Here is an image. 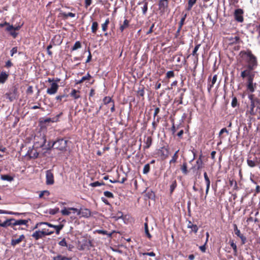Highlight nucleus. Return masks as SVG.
Here are the masks:
<instances>
[{"instance_id":"49530a36","label":"nucleus","mask_w":260,"mask_h":260,"mask_svg":"<svg viewBox=\"0 0 260 260\" xmlns=\"http://www.w3.org/2000/svg\"><path fill=\"white\" fill-rule=\"evenodd\" d=\"M81 47H82V45H81V42L79 41H76L75 42L74 45L71 48V51H73L76 50L81 48Z\"/></svg>"},{"instance_id":"7ed1b4c3","label":"nucleus","mask_w":260,"mask_h":260,"mask_svg":"<svg viewBox=\"0 0 260 260\" xmlns=\"http://www.w3.org/2000/svg\"><path fill=\"white\" fill-rule=\"evenodd\" d=\"M241 53L246 55L248 57V69H249L250 70H253L254 68L257 66L256 57L253 54H252L251 51H248L247 52L242 51Z\"/></svg>"},{"instance_id":"13d9d810","label":"nucleus","mask_w":260,"mask_h":260,"mask_svg":"<svg viewBox=\"0 0 260 260\" xmlns=\"http://www.w3.org/2000/svg\"><path fill=\"white\" fill-rule=\"evenodd\" d=\"M68 96V94H63L56 96L55 99L59 102H61L64 98H67Z\"/></svg>"},{"instance_id":"6e6552de","label":"nucleus","mask_w":260,"mask_h":260,"mask_svg":"<svg viewBox=\"0 0 260 260\" xmlns=\"http://www.w3.org/2000/svg\"><path fill=\"white\" fill-rule=\"evenodd\" d=\"M17 93V88L14 86L11 90L5 94L6 99H9L11 102H12L16 99Z\"/></svg>"},{"instance_id":"bb28decb","label":"nucleus","mask_w":260,"mask_h":260,"mask_svg":"<svg viewBox=\"0 0 260 260\" xmlns=\"http://www.w3.org/2000/svg\"><path fill=\"white\" fill-rule=\"evenodd\" d=\"M9 77V74L5 72H2L0 74V83H4Z\"/></svg>"},{"instance_id":"3c124183","label":"nucleus","mask_w":260,"mask_h":260,"mask_svg":"<svg viewBox=\"0 0 260 260\" xmlns=\"http://www.w3.org/2000/svg\"><path fill=\"white\" fill-rule=\"evenodd\" d=\"M186 17H187L186 14H183V16H182L180 22H179L178 27H179L180 28V27L182 28L183 25L185 23V20L186 18Z\"/></svg>"},{"instance_id":"9b49d317","label":"nucleus","mask_w":260,"mask_h":260,"mask_svg":"<svg viewBox=\"0 0 260 260\" xmlns=\"http://www.w3.org/2000/svg\"><path fill=\"white\" fill-rule=\"evenodd\" d=\"M158 9L160 12L164 13L167 11V10L169 7V1L168 0H159L158 2Z\"/></svg>"},{"instance_id":"4d7b16f0","label":"nucleus","mask_w":260,"mask_h":260,"mask_svg":"<svg viewBox=\"0 0 260 260\" xmlns=\"http://www.w3.org/2000/svg\"><path fill=\"white\" fill-rule=\"evenodd\" d=\"M41 231L44 233L45 236L51 235L54 233V231H50L49 229H43Z\"/></svg>"},{"instance_id":"e433bc0d","label":"nucleus","mask_w":260,"mask_h":260,"mask_svg":"<svg viewBox=\"0 0 260 260\" xmlns=\"http://www.w3.org/2000/svg\"><path fill=\"white\" fill-rule=\"evenodd\" d=\"M82 244L87 249H89L92 246V242L89 240H84Z\"/></svg>"},{"instance_id":"7c9ffc66","label":"nucleus","mask_w":260,"mask_h":260,"mask_svg":"<svg viewBox=\"0 0 260 260\" xmlns=\"http://www.w3.org/2000/svg\"><path fill=\"white\" fill-rule=\"evenodd\" d=\"M91 78V75L88 73L85 76H83L80 80H76V84H80L85 80H89Z\"/></svg>"},{"instance_id":"6e6d98bb","label":"nucleus","mask_w":260,"mask_h":260,"mask_svg":"<svg viewBox=\"0 0 260 260\" xmlns=\"http://www.w3.org/2000/svg\"><path fill=\"white\" fill-rule=\"evenodd\" d=\"M50 195V192L48 190H44L39 194V198H42L44 196L48 197Z\"/></svg>"},{"instance_id":"37998d69","label":"nucleus","mask_w":260,"mask_h":260,"mask_svg":"<svg viewBox=\"0 0 260 260\" xmlns=\"http://www.w3.org/2000/svg\"><path fill=\"white\" fill-rule=\"evenodd\" d=\"M196 2L197 0H188L186 10L187 11H190L192 9L193 6L196 3Z\"/></svg>"},{"instance_id":"4468645a","label":"nucleus","mask_w":260,"mask_h":260,"mask_svg":"<svg viewBox=\"0 0 260 260\" xmlns=\"http://www.w3.org/2000/svg\"><path fill=\"white\" fill-rule=\"evenodd\" d=\"M59 88V85L56 82H53L51 84L50 87L48 88L47 90V93L48 94L52 95L54 94L57 92Z\"/></svg>"},{"instance_id":"e2e57ef3","label":"nucleus","mask_w":260,"mask_h":260,"mask_svg":"<svg viewBox=\"0 0 260 260\" xmlns=\"http://www.w3.org/2000/svg\"><path fill=\"white\" fill-rule=\"evenodd\" d=\"M189 229H191V232H193L194 233L196 234L199 230V228L196 224H192Z\"/></svg>"},{"instance_id":"a19ab883","label":"nucleus","mask_w":260,"mask_h":260,"mask_svg":"<svg viewBox=\"0 0 260 260\" xmlns=\"http://www.w3.org/2000/svg\"><path fill=\"white\" fill-rule=\"evenodd\" d=\"M95 233L104 235H107L109 238L111 237L112 235V233H108L107 231L103 230H97L95 231Z\"/></svg>"},{"instance_id":"f3484780","label":"nucleus","mask_w":260,"mask_h":260,"mask_svg":"<svg viewBox=\"0 0 260 260\" xmlns=\"http://www.w3.org/2000/svg\"><path fill=\"white\" fill-rule=\"evenodd\" d=\"M201 46L200 44H197L194 48V49L192 52V55L194 56L196 58V60L194 61V63L195 64V67H197L198 62V58H199V54L197 53L198 50L200 48Z\"/></svg>"},{"instance_id":"4c0bfd02","label":"nucleus","mask_w":260,"mask_h":260,"mask_svg":"<svg viewBox=\"0 0 260 260\" xmlns=\"http://www.w3.org/2000/svg\"><path fill=\"white\" fill-rule=\"evenodd\" d=\"M71 258L68 257L67 256L62 255L61 254H58L56 256L53 257V260H71Z\"/></svg>"},{"instance_id":"393cba45","label":"nucleus","mask_w":260,"mask_h":260,"mask_svg":"<svg viewBox=\"0 0 260 260\" xmlns=\"http://www.w3.org/2000/svg\"><path fill=\"white\" fill-rule=\"evenodd\" d=\"M229 244L233 249V254L234 256L238 255V249L236 244L235 243L233 240H230Z\"/></svg>"},{"instance_id":"680f3d73","label":"nucleus","mask_w":260,"mask_h":260,"mask_svg":"<svg viewBox=\"0 0 260 260\" xmlns=\"http://www.w3.org/2000/svg\"><path fill=\"white\" fill-rule=\"evenodd\" d=\"M104 196L108 198H114V194L109 191L104 192Z\"/></svg>"},{"instance_id":"09e8293b","label":"nucleus","mask_w":260,"mask_h":260,"mask_svg":"<svg viewBox=\"0 0 260 260\" xmlns=\"http://www.w3.org/2000/svg\"><path fill=\"white\" fill-rule=\"evenodd\" d=\"M0 214H10V215H19L21 214V213L18 212H14L12 211H8L6 210H0Z\"/></svg>"},{"instance_id":"f8f14e48","label":"nucleus","mask_w":260,"mask_h":260,"mask_svg":"<svg viewBox=\"0 0 260 260\" xmlns=\"http://www.w3.org/2000/svg\"><path fill=\"white\" fill-rule=\"evenodd\" d=\"M217 79V75H214L212 78L211 75L209 76L208 78L207 89L209 92H210L214 84L216 83Z\"/></svg>"},{"instance_id":"0eeeda50","label":"nucleus","mask_w":260,"mask_h":260,"mask_svg":"<svg viewBox=\"0 0 260 260\" xmlns=\"http://www.w3.org/2000/svg\"><path fill=\"white\" fill-rule=\"evenodd\" d=\"M233 228L235 234L241 239V245H243L245 244L247 242L246 237L243 234H241L236 224H233Z\"/></svg>"},{"instance_id":"603ef678","label":"nucleus","mask_w":260,"mask_h":260,"mask_svg":"<svg viewBox=\"0 0 260 260\" xmlns=\"http://www.w3.org/2000/svg\"><path fill=\"white\" fill-rule=\"evenodd\" d=\"M150 170V165L149 164H147L144 167V168L143 170V173L144 174H147L149 172Z\"/></svg>"},{"instance_id":"79ce46f5","label":"nucleus","mask_w":260,"mask_h":260,"mask_svg":"<svg viewBox=\"0 0 260 260\" xmlns=\"http://www.w3.org/2000/svg\"><path fill=\"white\" fill-rule=\"evenodd\" d=\"M1 178L3 180H6L8 181H12L14 180V178L8 175H2Z\"/></svg>"},{"instance_id":"052dcab7","label":"nucleus","mask_w":260,"mask_h":260,"mask_svg":"<svg viewBox=\"0 0 260 260\" xmlns=\"http://www.w3.org/2000/svg\"><path fill=\"white\" fill-rule=\"evenodd\" d=\"M63 227V224H59L58 225H55V226H54V228L56 230V234L58 235L59 234L60 230H62Z\"/></svg>"},{"instance_id":"864d4df0","label":"nucleus","mask_w":260,"mask_h":260,"mask_svg":"<svg viewBox=\"0 0 260 260\" xmlns=\"http://www.w3.org/2000/svg\"><path fill=\"white\" fill-rule=\"evenodd\" d=\"M42 224H46L49 227L53 228H54V226H55V225H53L48 222H39L36 224V225L35 226V229H37L39 225H42Z\"/></svg>"},{"instance_id":"c85d7f7f","label":"nucleus","mask_w":260,"mask_h":260,"mask_svg":"<svg viewBox=\"0 0 260 260\" xmlns=\"http://www.w3.org/2000/svg\"><path fill=\"white\" fill-rule=\"evenodd\" d=\"M152 143V138L151 136L147 137L146 140L145 141V145L144 146V149H148L151 145Z\"/></svg>"},{"instance_id":"aec40b11","label":"nucleus","mask_w":260,"mask_h":260,"mask_svg":"<svg viewBox=\"0 0 260 260\" xmlns=\"http://www.w3.org/2000/svg\"><path fill=\"white\" fill-rule=\"evenodd\" d=\"M252 70H250L248 69V70H245L241 72V76L243 78H245V77H247V79L249 77L254 78V75H252L251 71Z\"/></svg>"},{"instance_id":"774afa93","label":"nucleus","mask_w":260,"mask_h":260,"mask_svg":"<svg viewBox=\"0 0 260 260\" xmlns=\"http://www.w3.org/2000/svg\"><path fill=\"white\" fill-rule=\"evenodd\" d=\"M92 4V0H85L84 1V7L87 8Z\"/></svg>"},{"instance_id":"412c9836","label":"nucleus","mask_w":260,"mask_h":260,"mask_svg":"<svg viewBox=\"0 0 260 260\" xmlns=\"http://www.w3.org/2000/svg\"><path fill=\"white\" fill-rule=\"evenodd\" d=\"M13 220H15L14 218L8 219L6 220H5L4 222H3V223H2L1 221L0 222V226L4 227V228H6L9 226H13V222H12V221H13Z\"/></svg>"},{"instance_id":"4be33fe9","label":"nucleus","mask_w":260,"mask_h":260,"mask_svg":"<svg viewBox=\"0 0 260 260\" xmlns=\"http://www.w3.org/2000/svg\"><path fill=\"white\" fill-rule=\"evenodd\" d=\"M138 5L143 4V6L142 7V10L143 14L145 15L147 13L148 10V2L147 0H143L141 2H139Z\"/></svg>"},{"instance_id":"5701e85b","label":"nucleus","mask_w":260,"mask_h":260,"mask_svg":"<svg viewBox=\"0 0 260 260\" xmlns=\"http://www.w3.org/2000/svg\"><path fill=\"white\" fill-rule=\"evenodd\" d=\"M80 91L75 89H73L70 95L73 97L74 100H77L80 98Z\"/></svg>"},{"instance_id":"58836bf2","label":"nucleus","mask_w":260,"mask_h":260,"mask_svg":"<svg viewBox=\"0 0 260 260\" xmlns=\"http://www.w3.org/2000/svg\"><path fill=\"white\" fill-rule=\"evenodd\" d=\"M229 41L231 42V44H238L239 43L240 41V38L239 36H236L235 37H231L229 39Z\"/></svg>"},{"instance_id":"ddd939ff","label":"nucleus","mask_w":260,"mask_h":260,"mask_svg":"<svg viewBox=\"0 0 260 260\" xmlns=\"http://www.w3.org/2000/svg\"><path fill=\"white\" fill-rule=\"evenodd\" d=\"M253 78L249 77L247 79L246 84L247 90L251 93L253 92L256 88V83H253Z\"/></svg>"},{"instance_id":"dca6fc26","label":"nucleus","mask_w":260,"mask_h":260,"mask_svg":"<svg viewBox=\"0 0 260 260\" xmlns=\"http://www.w3.org/2000/svg\"><path fill=\"white\" fill-rule=\"evenodd\" d=\"M26 155L28 156L29 159H36L38 158L39 153L37 152V150L34 148H29L27 151Z\"/></svg>"},{"instance_id":"f03ea898","label":"nucleus","mask_w":260,"mask_h":260,"mask_svg":"<svg viewBox=\"0 0 260 260\" xmlns=\"http://www.w3.org/2000/svg\"><path fill=\"white\" fill-rule=\"evenodd\" d=\"M247 165L250 168L258 167L260 169V153H250L247 158Z\"/></svg>"},{"instance_id":"de8ad7c7","label":"nucleus","mask_w":260,"mask_h":260,"mask_svg":"<svg viewBox=\"0 0 260 260\" xmlns=\"http://www.w3.org/2000/svg\"><path fill=\"white\" fill-rule=\"evenodd\" d=\"M240 105L239 103L238 102V100L236 96L233 97L231 106L233 108H236L237 107H239Z\"/></svg>"},{"instance_id":"8fccbe9b","label":"nucleus","mask_w":260,"mask_h":260,"mask_svg":"<svg viewBox=\"0 0 260 260\" xmlns=\"http://www.w3.org/2000/svg\"><path fill=\"white\" fill-rule=\"evenodd\" d=\"M104 104L108 105L110 103H112L113 102H114L110 96H105L103 100Z\"/></svg>"},{"instance_id":"f704fd0d","label":"nucleus","mask_w":260,"mask_h":260,"mask_svg":"<svg viewBox=\"0 0 260 260\" xmlns=\"http://www.w3.org/2000/svg\"><path fill=\"white\" fill-rule=\"evenodd\" d=\"M146 221L144 223V230H145V233L146 235V236L149 238V239H151L152 238L151 235L150 234L148 230V224L147 222V219H146Z\"/></svg>"},{"instance_id":"473e14b6","label":"nucleus","mask_w":260,"mask_h":260,"mask_svg":"<svg viewBox=\"0 0 260 260\" xmlns=\"http://www.w3.org/2000/svg\"><path fill=\"white\" fill-rule=\"evenodd\" d=\"M13 225H25L27 223V220L24 219H19V220H13Z\"/></svg>"},{"instance_id":"6ab92c4d","label":"nucleus","mask_w":260,"mask_h":260,"mask_svg":"<svg viewBox=\"0 0 260 260\" xmlns=\"http://www.w3.org/2000/svg\"><path fill=\"white\" fill-rule=\"evenodd\" d=\"M24 239L25 236L24 235H20L17 239H12L11 242V245L15 246L17 244H18L21 242Z\"/></svg>"},{"instance_id":"f257e3e1","label":"nucleus","mask_w":260,"mask_h":260,"mask_svg":"<svg viewBox=\"0 0 260 260\" xmlns=\"http://www.w3.org/2000/svg\"><path fill=\"white\" fill-rule=\"evenodd\" d=\"M246 115L250 120H259L260 101L252 102V104L247 105Z\"/></svg>"},{"instance_id":"a18cd8bd","label":"nucleus","mask_w":260,"mask_h":260,"mask_svg":"<svg viewBox=\"0 0 260 260\" xmlns=\"http://www.w3.org/2000/svg\"><path fill=\"white\" fill-rule=\"evenodd\" d=\"M183 93H181L178 98H176L174 103H177L178 105L183 104Z\"/></svg>"},{"instance_id":"5fc2aeb1","label":"nucleus","mask_w":260,"mask_h":260,"mask_svg":"<svg viewBox=\"0 0 260 260\" xmlns=\"http://www.w3.org/2000/svg\"><path fill=\"white\" fill-rule=\"evenodd\" d=\"M174 72L173 71H170L166 73V78L169 79L170 78L174 77Z\"/></svg>"},{"instance_id":"69168bd1","label":"nucleus","mask_w":260,"mask_h":260,"mask_svg":"<svg viewBox=\"0 0 260 260\" xmlns=\"http://www.w3.org/2000/svg\"><path fill=\"white\" fill-rule=\"evenodd\" d=\"M59 212V208H55L54 209H50L49 213L51 215H55Z\"/></svg>"},{"instance_id":"423d86ee","label":"nucleus","mask_w":260,"mask_h":260,"mask_svg":"<svg viewBox=\"0 0 260 260\" xmlns=\"http://www.w3.org/2000/svg\"><path fill=\"white\" fill-rule=\"evenodd\" d=\"M71 210H72L73 213H76L77 215H81L85 218H88L91 215V211L87 208H84L81 210L76 208L71 209Z\"/></svg>"},{"instance_id":"1a4fd4ad","label":"nucleus","mask_w":260,"mask_h":260,"mask_svg":"<svg viewBox=\"0 0 260 260\" xmlns=\"http://www.w3.org/2000/svg\"><path fill=\"white\" fill-rule=\"evenodd\" d=\"M244 13V11L241 9H237L235 10L234 16L235 20H236L238 22H243L244 21V18L243 16V14Z\"/></svg>"},{"instance_id":"39448f33","label":"nucleus","mask_w":260,"mask_h":260,"mask_svg":"<svg viewBox=\"0 0 260 260\" xmlns=\"http://www.w3.org/2000/svg\"><path fill=\"white\" fill-rule=\"evenodd\" d=\"M157 154L164 160L167 159L169 155V148L168 146H163L157 149Z\"/></svg>"},{"instance_id":"0e129e2a","label":"nucleus","mask_w":260,"mask_h":260,"mask_svg":"<svg viewBox=\"0 0 260 260\" xmlns=\"http://www.w3.org/2000/svg\"><path fill=\"white\" fill-rule=\"evenodd\" d=\"M138 95L141 97H143L145 94L144 88H142L141 89L139 88L137 91Z\"/></svg>"},{"instance_id":"c756f323","label":"nucleus","mask_w":260,"mask_h":260,"mask_svg":"<svg viewBox=\"0 0 260 260\" xmlns=\"http://www.w3.org/2000/svg\"><path fill=\"white\" fill-rule=\"evenodd\" d=\"M71 209H76L75 208H67L64 207L62 210H61V213L62 215L64 216H68L72 212H73L72 210Z\"/></svg>"},{"instance_id":"2eb2a0df","label":"nucleus","mask_w":260,"mask_h":260,"mask_svg":"<svg viewBox=\"0 0 260 260\" xmlns=\"http://www.w3.org/2000/svg\"><path fill=\"white\" fill-rule=\"evenodd\" d=\"M202 154H201L196 161V166L192 167L191 168L192 170L195 169L197 170V171H199L203 168H204V163L202 160Z\"/></svg>"},{"instance_id":"c03bdc74","label":"nucleus","mask_w":260,"mask_h":260,"mask_svg":"<svg viewBox=\"0 0 260 260\" xmlns=\"http://www.w3.org/2000/svg\"><path fill=\"white\" fill-rule=\"evenodd\" d=\"M21 28L20 26H17L16 27L13 26L12 25H8L6 28V31H10V30H19Z\"/></svg>"},{"instance_id":"a211bd4d","label":"nucleus","mask_w":260,"mask_h":260,"mask_svg":"<svg viewBox=\"0 0 260 260\" xmlns=\"http://www.w3.org/2000/svg\"><path fill=\"white\" fill-rule=\"evenodd\" d=\"M31 236L36 240H38L39 239H42L45 237L44 236V233L40 230H38L34 232Z\"/></svg>"},{"instance_id":"9d476101","label":"nucleus","mask_w":260,"mask_h":260,"mask_svg":"<svg viewBox=\"0 0 260 260\" xmlns=\"http://www.w3.org/2000/svg\"><path fill=\"white\" fill-rule=\"evenodd\" d=\"M54 183V175L51 170L46 172V183L47 185H52Z\"/></svg>"},{"instance_id":"c9c22d12","label":"nucleus","mask_w":260,"mask_h":260,"mask_svg":"<svg viewBox=\"0 0 260 260\" xmlns=\"http://www.w3.org/2000/svg\"><path fill=\"white\" fill-rule=\"evenodd\" d=\"M99 28V24L96 21H93L92 23V25L91 27V30L92 33L94 34H96L97 30Z\"/></svg>"},{"instance_id":"bf43d9fd","label":"nucleus","mask_w":260,"mask_h":260,"mask_svg":"<svg viewBox=\"0 0 260 260\" xmlns=\"http://www.w3.org/2000/svg\"><path fill=\"white\" fill-rule=\"evenodd\" d=\"M248 99L250 100V104H252V102H255L257 101H260V99L254 98V95L252 94H250L248 95Z\"/></svg>"},{"instance_id":"338daca9","label":"nucleus","mask_w":260,"mask_h":260,"mask_svg":"<svg viewBox=\"0 0 260 260\" xmlns=\"http://www.w3.org/2000/svg\"><path fill=\"white\" fill-rule=\"evenodd\" d=\"M52 48V45L51 44H50L49 45H48L47 47V54L50 56H52V52L50 50V49Z\"/></svg>"},{"instance_id":"b1692460","label":"nucleus","mask_w":260,"mask_h":260,"mask_svg":"<svg viewBox=\"0 0 260 260\" xmlns=\"http://www.w3.org/2000/svg\"><path fill=\"white\" fill-rule=\"evenodd\" d=\"M75 15H76L75 13L72 12H69L68 13H66L65 12L61 11L59 13V16L61 17L64 19H67L69 17H75Z\"/></svg>"},{"instance_id":"2f4dec72","label":"nucleus","mask_w":260,"mask_h":260,"mask_svg":"<svg viewBox=\"0 0 260 260\" xmlns=\"http://www.w3.org/2000/svg\"><path fill=\"white\" fill-rule=\"evenodd\" d=\"M179 152V149H178L172 156L171 159L169 161L170 164H175L177 159L178 158V152Z\"/></svg>"},{"instance_id":"72a5a7b5","label":"nucleus","mask_w":260,"mask_h":260,"mask_svg":"<svg viewBox=\"0 0 260 260\" xmlns=\"http://www.w3.org/2000/svg\"><path fill=\"white\" fill-rule=\"evenodd\" d=\"M129 21L127 19H125L124 20L123 24L121 25L119 27V29L121 32L123 31L124 29L127 28L129 26Z\"/></svg>"},{"instance_id":"cd10ccee","label":"nucleus","mask_w":260,"mask_h":260,"mask_svg":"<svg viewBox=\"0 0 260 260\" xmlns=\"http://www.w3.org/2000/svg\"><path fill=\"white\" fill-rule=\"evenodd\" d=\"M181 171L182 174L184 175H186L188 174V170L187 169V164L186 162H183L180 167Z\"/></svg>"},{"instance_id":"ea45409f","label":"nucleus","mask_w":260,"mask_h":260,"mask_svg":"<svg viewBox=\"0 0 260 260\" xmlns=\"http://www.w3.org/2000/svg\"><path fill=\"white\" fill-rule=\"evenodd\" d=\"M105 185H106L105 183L103 181H101L100 182V181H95L94 182L90 183L89 184V186L92 187H95L97 186Z\"/></svg>"},{"instance_id":"a878e982","label":"nucleus","mask_w":260,"mask_h":260,"mask_svg":"<svg viewBox=\"0 0 260 260\" xmlns=\"http://www.w3.org/2000/svg\"><path fill=\"white\" fill-rule=\"evenodd\" d=\"M171 182V184L170 186V194H172L176 188L177 183L176 180L175 178H173Z\"/></svg>"},{"instance_id":"20e7f679","label":"nucleus","mask_w":260,"mask_h":260,"mask_svg":"<svg viewBox=\"0 0 260 260\" xmlns=\"http://www.w3.org/2000/svg\"><path fill=\"white\" fill-rule=\"evenodd\" d=\"M67 140L63 139H59L53 142V146L54 147V148L59 150L65 151L67 147Z\"/></svg>"}]
</instances>
